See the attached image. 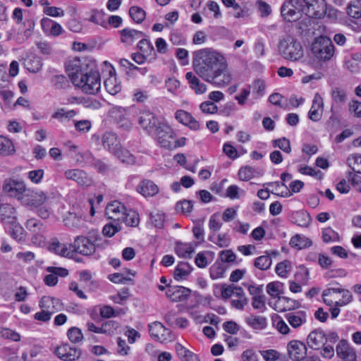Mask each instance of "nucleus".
<instances>
[{
	"label": "nucleus",
	"mask_w": 361,
	"mask_h": 361,
	"mask_svg": "<svg viewBox=\"0 0 361 361\" xmlns=\"http://www.w3.org/2000/svg\"><path fill=\"white\" fill-rule=\"evenodd\" d=\"M324 0H311L304 5V13L314 18H320L325 13Z\"/></svg>",
	"instance_id": "2eb2a0df"
},
{
	"label": "nucleus",
	"mask_w": 361,
	"mask_h": 361,
	"mask_svg": "<svg viewBox=\"0 0 361 361\" xmlns=\"http://www.w3.org/2000/svg\"><path fill=\"white\" fill-rule=\"evenodd\" d=\"M289 244L292 247H296L299 250H302L310 247L312 242L305 236L295 235L290 239Z\"/></svg>",
	"instance_id": "f704fd0d"
},
{
	"label": "nucleus",
	"mask_w": 361,
	"mask_h": 361,
	"mask_svg": "<svg viewBox=\"0 0 361 361\" xmlns=\"http://www.w3.org/2000/svg\"><path fill=\"white\" fill-rule=\"evenodd\" d=\"M51 82L53 86L58 90L65 89L68 86V81L66 78L62 75H56L51 78Z\"/></svg>",
	"instance_id": "4d7b16f0"
},
{
	"label": "nucleus",
	"mask_w": 361,
	"mask_h": 361,
	"mask_svg": "<svg viewBox=\"0 0 361 361\" xmlns=\"http://www.w3.org/2000/svg\"><path fill=\"white\" fill-rule=\"evenodd\" d=\"M286 319L292 327L297 329L306 322L307 314L304 311L290 312L286 314Z\"/></svg>",
	"instance_id": "c85d7f7f"
},
{
	"label": "nucleus",
	"mask_w": 361,
	"mask_h": 361,
	"mask_svg": "<svg viewBox=\"0 0 361 361\" xmlns=\"http://www.w3.org/2000/svg\"><path fill=\"white\" fill-rule=\"evenodd\" d=\"M39 307L42 309L47 310L52 315L62 310V303L57 298L44 296L39 302Z\"/></svg>",
	"instance_id": "b1692460"
},
{
	"label": "nucleus",
	"mask_w": 361,
	"mask_h": 361,
	"mask_svg": "<svg viewBox=\"0 0 361 361\" xmlns=\"http://www.w3.org/2000/svg\"><path fill=\"white\" fill-rule=\"evenodd\" d=\"M245 321L254 329H264L267 326V319L262 316L251 315Z\"/></svg>",
	"instance_id": "c9c22d12"
},
{
	"label": "nucleus",
	"mask_w": 361,
	"mask_h": 361,
	"mask_svg": "<svg viewBox=\"0 0 361 361\" xmlns=\"http://www.w3.org/2000/svg\"><path fill=\"white\" fill-rule=\"evenodd\" d=\"M245 191L235 185H230L226 190V196L230 199H238Z\"/></svg>",
	"instance_id": "0e129e2a"
},
{
	"label": "nucleus",
	"mask_w": 361,
	"mask_h": 361,
	"mask_svg": "<svg viewBox=\"0 0 361 361\" xmlns=\"http://www.w3.org/2000/svg\"><path fill=\"white\" fill-rule=\"evenodd\" d=\"M115 224H106L104 226L102 233L106 237H112L116 233L118 232L121 227L118 222H114Z\"/></svg>",
	"instance_id": "bf43d9fd"
},
{
	"label": "nucleus",
	"mask_w": 361,
	"mask_h": 361,
	"mask_svg": "<svg viewBox=\"0 0 361 361\" xmlns=\"http://www.w3.org/2000/svg\"><path fill=\"white\" fill-rule=\"evenodd\" d=\"M347 162L354 172L361 173V154L349 156Z\"/></svg>",
	"instance_id": "3c124183"
},
{
	"label": "nucleus",
	"mask_w": 361,
	"mask_h": 361,
	"mask_svg": "<svg viewBox=\"0 0 361 361\" xmlns=\"http://www.w3.org/2000/svg\"><path fill=\"white\" fill-rule=\"evenodd\" d=\"M118 327L119 324L117 322L114 320L106 321L102 324L101 334L112 336L115 334L116 331Z\"/></svg>",
	"instance_id": "c03bdc74"
},
{
	"label": "nucleus",
	"mask_w": 361,
	"mask_h": 361,
	"mask_svg": "<svg viewBox=\"0 0 361 361\" xmlns=\"http://www.w3.org/2000/svg\"><path fill=\"white\" fill-rule=\"evenodd\" d=\"M344 66L346 69L352 73L357 72L359 71V57L357 55L345 57Z\"/></svg>",
	"instance_id": "a18cd8bd"
},
{
	"label": "nucleus",
	"mask_w": 361,
	"mask_h": 361,
	"mask_svg": "<svg viewBox=\"0 0 361 361\" xmlns=\"http://www.w3.org/2000/svg\"><path fill=\"white\" fill-rule=\"evenodd\" d=\"M49 250L61 257H72L73 256V244L68 245L61 243L57 238H54L49 243Z\"/></svg>",
	"instance_id": "aec40b11"
},
{
	"label": "nucleus",
	"mask_w": 361,
	"mask_h": 361,
	"mask_svg": "<svg viewBox=\"0 0 361 361\" xmlns=\"http://www.w3.org/2000/svg\"><path fill=\"white\" fill-rule=\"evenodd\" d=\"M121 42L131 45L135 39L145 36L144 32L133 29L125 28L119 31Z\"/></svg>",
	"instance_id": "bb28decb"
},
{
	"label": "nucleus",
	"mask_w": 361,
	"mask_h": 361,
	"mask_svg": "<svg viewBox=\"0 0 361 361\" xmlns=\"http://www.w3.org/2000/svg\"><path fill=\"white\" fill-rule=\"evenodd\" d=\"M125 212L126 208L123 204L116 201L108 204L106 208V215L114 222L122 220Z\"/></svg>",
	"instance_id": "412c9836"
},
{
	"label": "nucleus",
	"mask_w": 361,
	"mask_h": 361,
	"mask_svg": "<svg viewBox=\"0 0 361 361\" xmlns=\"http://www.w3.org/2000/svg\"><path fill=\"white\" fill-rule=\"evenodd\" d=\"M223 329L228 334H235L240 330V326L233 321H228L223 324Z\"/></svg>",
	"instance_id": "774afa93"
},
{
	"label": "nucleus",
	"mask_w": 361,
	"mask_h": 361,
	"mask_svg": "<svg viewBox=\"0 0 361 361\" xmlns=\"http://www.w3.org/2000/svg\"><path fill=\"white\" fill-rule=\"evenodd\" d=\"M75 110L66 111L63 108L58 109L52 115L51 118L60 121L70 120L76 115Z\"/></svg>",
	"instance_id": "79ce46f5"
},
{
	"label": "nucleus",
	"mask_w": 361,
	"mask_h": 361,
	"mask_svg": "<svg viewBox=\"0 0 361 361\" xmlns=\"http://www.w3.org/2000/svg\"><path fill=\"white\" fill-rule=\"evenodd\" d=\"M267 255L258 257L254 262V266L260 270H267L270 268L272 260L269 254L266 252Z\"/></svg>",
	"instance_id": "ea45409f"
},
{
	"label": "nucleus",
	"mask_w": 361,
	"mask_h": 361,
	"mask_svg": "<svg viewBox=\"0 0 361 361\" xmlns=\"http://www.w3.org/2000/svg\"><path fill=\"white\" fill-rule=\"evenodd\" d=\"M176 254L181 257H190L195 248L191 243H177L175 247Z\"/></svg>",
	"instance_id": "72a5a7b5"
},
{
	"label": "nucleus",
	"mask_w": 361,
	"mask_h": 361,
	"mask_svg": "<svg viewBox=\"0 0 361 361\" xmlns=\"http://www.w3.org/2000/svg\"><path fill=\"white\" fill-rule=\"evenodd\" d=\"M279 52L286 60L298 61L304 56L301 43L293 36L287 35L279 41Z\"/></svg>",
	"instance_id": "7ed1b4c3"
},
{
	"label": "nucleus",
	"mask_w": 361,
	"mask_h": 361,
	"mask_svg": "<svg viewBox=\"0 0 361 361\" xmlns=\"http://www.w3.org/2000/svg\"><path fill=\"white\" fill-rule=\"evenodd\" d=\"M67 336L69 341L73 343H77L82 341L83 334L82 331L78 327H71L67 331Z\"/></svg>",
	"instance_id": "09e8293b"
},
{
	"label": "nucleus",
	"mask_w": 361,
	"mask_h": 361,
	"mask_svg": "<svg viewBox=\"0 0 361 361\" xmlns=\"http://www.w3.org/2000/svg\"><path fill=\"white\" fill-rule=\"evenodd\" d=\"M219 214L215 213L212 214L209 220V228L212 232H216L220 230L222 226V223L218 219Z\"/></svg>",
	"instance_id": "69168bd1"
},
{
	"label": "nucleus",
	"mask_w": 361,
	"mask_h": 361,
	"mask_svg": "<svg viewBox=\"0 0 361 361\" xmlns=\"http://www.w3.org/2000/svg\"><path fill=\"white\" fill-rule=\"evenodd\" d=\"M96 245L86 237L78 236L73 244V254L78 252L82 255H90L95 252Z\"/></svg>",
	"instance_id": "ddd939ff"
},
{
	"label": "nucleus",
	"mask_w": 361,
	"mask_h": 361,
	"mask_svg": "<svg viewBox=\"0 0 361 361\" xmlns=\"http://www.w3.org/2000/svg\"><path fill=\"white\" fill-rule=\"evenodd\" d=\"M101 141L104 148L112 154L117 153L121 148L120 140L114 132L107 131L104 133L101 137Z\"/></svg>",
	"instance_id": "f3484780"
},
{
	"label": "nucleus",
	"mask_w": 361,
	"mask_h": 361,
	"mask_svg": "<svg viewBox=\"0 0 361 361\" xmlns=\"http://www.w3.org/2000/svg\"><path fill=\"white\" fill-rule=\"evenodd\" d=\"M200 109L204 114H215L217 112V106L211 101L202 102L200 106Z\"/></svg>",
	"instance_id": "338daca9"
},
{
	"label": "nucleus",
	"mask_w": 361,
	"mask_h": 361,
	"mask_svg": "<svg viewBox=\"0 0 361 361\" xmlns=\"http://www.w3.org/2000/svg\"><path fill=\"white\" fill-rule=\"evenodd\" d=\"M118 159H119L122 162L131 164L134 162V158L133 155L129 152L128 150L123 148L121 146V148L118 150L117 153H114Z\"/></svg>",
	"instance_id": "6e6d98bb"
},
{
	"label": "nucleus",
	"mask_w": 361,
	"mask_h": 361,
	"mask_svg": "<svg viewBox=\"0 0 361 361\" xmlns=\"http://www.w3.org/2000/svg\"><path fill=\"white\" fill-rule=\"evenodd\" d=\"M273 145L275 147H279L286 153H290L291 151V147L290 141L286 137L277 139L273 140Z\"/></svg>",
	"instance_id": "680f3d73"
},
{
	"label": "nucleus",
	"mask_w": 361,
	"mask_h": 361,
	"mask_svg": "<svg viewBox=\"0 0 361 361\" xmlns=\"http://www.w3.org/2000/svg\"><path fill=\"white\" fill-rule=\"evenodd\" d=\"M255 174V169L250 166L242 167L238 171L240 180L247 181L251 179Z\"/></svg>",
	"instance_id": "052dcab7"
},
{
	"label": "nucleus",
	"mask_w": 361,
	"mask_h": 361,
	"mask_svg": "<svg viewBox=\"0 0 361 361\" xmlns=\"http://www.w3.org/2000/svg\"><path fill=\"white\" fill-rule=\"evenodd\" d=\"M281 13L286 20L295 21L304 13V4L300 0H287L281 8Z\"/></svg>",
	"instance_id": "423d86ee"
},
{
	"label": "nucleus",
	"mask_w": 361,
	"mask_h": 361,
	"mask_svg": "<svg viewBox=\"0 0 361 361\" xmlns=\"http://www.w3.org/2000/svg\"><path fill=\"white\" fill-rule=\"evenodd\" d=\"M105 13L102 11L94 10L92 11V15L89 19L90 22H92L97 25H99L104 27H106L107 23L104 19Z\"/></svg>",
	"instance_id": "8fccbe9b"
},
{
	"label": "nucleus",
	"mask_w": 361,
	"mask_h": 361,
	"mask_svg": "<svg viewBox=\"0 0 361 361\" xmlns=\"http://www.w3.org/2000/svg\"><path fill=\"white\" fill-rule=\"evenodd\" d=\"M152 135L155 137L161 147L168 149L173 147L172 140L174 139V133L166 123L161 122Z\"/></svg>",
	"instance_id": "0eeeda50"
},
{
	"label": "nucleus",
	"mask_w": 361,
	"mask_h": 361,
	"mask_svg": "<svg viewBox=\"0 0 361 361\" xmlns=\"http://www.w3.org/2000/svg\"><path fill=\"white\" fill-rule=\"evenodd\" d=\"M104 86L106 91L112 95L116 94L121 90V82L118 81L115 75H110V76L105 80Z\"/></svg>",
	"instance_id": "473e14b6"
},
{
	"label": "nucleus",
	"mask_w": 361,
	"mask_h": 361,
	"mask_svg": "<svg viewBox=\"0 0 361 361\" xmlns=\"http://www.w3.org/2000/svg\"><path fill=\"white\" fill-rule=\"evenodd\" d=\"M244 294V291L241 287L234 285H229L228 286L223 287L221 290V295L224 298H229L233 295H235L237 297L242 296Z\"/></svg>",
	"instance_id": "58836bf2"
},
{
	"label": "nucleus",
	"mask_w": 361,
	"mask_h": 361,
	"mask_svg": "<svg viewBox=\"0 0 361 361\" xmlns=\"http://www.w3.org/2000/svg\"><path fill=\"white\" fill-rule=\"evenodd\" d=\"M129 15L136 23H141L146 17V12L140 6H133L129 8Z\"/></svg>",
	"instance_id": "37998d69"
},
{
	"label": "nucleus",
	"mask_w": 361,
	"mask_h": 361,
	"mask_svg": "<svg viewBox=\"0 0 361 361\" xmlns=\"http://www.w3.org/2000/svg\"><path fill=\"white\" fill-rule=\"evenodd\" d=\"M323 99L319 94L314 95L312 105L308 113V117L312 121H318L321 119L323 112Z\"/></svg>",
	"instance_id": "5701e85b"
},
{
	"label": "nucleus",
	"mask_w": 361,
	"mask_h": 361,
	"mask_svg": "<svg viewBox=\"0 0 361 361\" xmlns=\"http://www.w3.org/2000/svg\"><path fill=\"white\" fill-rule=\"evenodd\" d=\"M16 152L15 147L11 140L0 135V154L4 157L13 155Z\"/></svg>",
	"instance_id": "2f4dec72"
},
{
	"label": "nucleus",
	"mask_w": 361,
	"mask_h": 361,
	"mask_svg": "<svg viewBox=\"0 0 361 361\" xmlns=\"http://www.w3.org/2000/svg\"><path fill=\"white\" fill-rule=\"evenodd\" d=\"M149 332L154 340L163 342L166 340L169 330L161 322H154L149 324Z\"/></svg>",
	"instance_id": "4be33fe9"
},
{
	"label": "nucleus",
	"mask_w": 361,
	"mask_h": 361,
	"mask_svg": "<svg viewBox=\"0 0 361 361\" xmlns=\"http://www.w3.org/2000/svg\"><path fill=\"white\" fill-rule=\"evenodd\" d=\"M137 191L145 197H152L159 192V188L152 180H144L137 185Z\"/></svg>",
	"instance_id": "a878e982"
},
{
	"label": "nucleus",
	"mask_w": 361,
	"mask_h": 361,
	"mask_svg": "<svg viewBox=\"0 0 361 361\" xmlns=\"http://www.w3.org/2000/svg\"><path fill=\"white\" fill-rule=\"evenodd\" d=\"M336 353L342 361H357L356 350L345 339L340 340L336 345Z\"/></svg>",
	"instance_id": "9b49d317"
},
{
	"label": "nucleus",
	"mask_w": 361,
	"mask_h": 361,
	"mask_svg": "<svg viewBox=\"0 0 361 361\" xmlns=\"http://www.w3.org/2000/svg\"><path fill=\"white\" fill-rule=\"evenodd\" d=\"M312 54L322 61H329L334 54V46L331 39L325 36L317 37L311 46Z\"/></svg>",
	"instance_id": "39448f33"
},
{
	"label": "nucleus",
	"mask_w": 361,
	"mask_h": 361,
	"mask_svg": "<svg viewBox=\"0 0 361 361\" xmlns=\"http://www.w3.org/2000/svg\"><path fill=\"white\" fill-rule=\"evenodd\" d=\"M161 122L156 115L149 110L140 111L137 114V123L149 134H152Z\"/></svg>",
	"instance_id": "1a4fd4ad"
},
{
	"label": "nucleus",
	"mask_w": 361,
	"mask_h": 361,
	"mask_svg": "<svg viewBox=\"0 0 361 361\" xmlns=\"http://www.w3.org/2000/svg\"><path fill=\"white\" fill-rule=\"evenodd\" d=\"M333 101L337 104H344L346 101V92L339 87H334L331 91Z\"/></svg>",
	"instance_id": "864d4df0"
},
{
	"label": "nucleus",
	"mask_w": 361,
	"mask_h": 361,
	"mask_svg": "<svg viewBox=\"0 0 361 361\" xmlns=\"http://www.w3.org/2000/svg\"><path fill=\"white\" fill-rule=\"evenodd\" d=\"M56 355L63 361H75L81 356V350L68 343H62L55 348Z\"/></svg>",
	"instance_id": "9d476101"
},
{
	"label": "nucleus",
	"mask_w": 361,
	"mask_h": 361,
	"mask_svg": "<svg viewBox=\"0 0 361 361\" xmlns=\"http://www.w3.org/2000/svg\"><path fill=\"white\" fill-rule=\"evenodd\" d=\"M282 287L283 284L280 282L269 283L267 286V293L274 298H278V305H279L283 301H286L288 303L290 301V300L286 297L280 296V294H281Z\"/></svg>",
	"instance_id": "c756f323"
},
{
	"label": "nucleus",
	"mask_w": 361,
	"mask_h": 361,
	"mask_svg": "<svg viewBox=\"0 0 361 361\" xmlns=\"http://www.w3.org/2000/svg\"><path fill=\"white\" fill-rule=\"evenodd\" d=\"M15 209L9 204L0 205V220L4 223H12L15 219Z\"/></svg>",
	"instance_id": "7c9ffc66"
},
{
	"label": "nucleus",
	"mask_w": 361,
	"mask_h": 361,
	"mask_svg": "<svg viewBox=\"0 0 361 361\" xmlns=\"http://www.w3.org/2000/svg\"><path fill=\"white\" fill-rule=\"evenodd\" d=\"M348 15L357 20H361V6H360V2L357 1V4L355 2L350 3L347 8Z\"/></svg>",
	"instance_id": "5fc2aeb1"
},
{
	"label": "nucleus",
	"mask_w": 361,
	"mask_h": 361,
	"mask_svg": "<svg viewBox=\"0 0 361 361\" xmlns=\"http://www.w3.org/2000/svg\"><path fill=\"white\" fill-rule=\"evenodd\" d=\"M191 290L183 286H169L166 291V297L172 302L186 300Z\"/></svg>",
	"instance_id": "a211bd4d"
},
{
	"label": "nucleus",
	"mask_w": 361,
	"mask_h": 361,
	"mask_svg": "<svg viewBox=\"0 0 361 361\" xmlns=\"http://www.w3.org/2000/svg\"><path fill=\"white\" fill-rule=\"evenodd\" d=\"M192 67L199 77L219 87L228 85L232 80L226 58L213 49L205 48L195 51Z\"/></svg>",
	"instance_id": "f257e3e1"
},
{
	"label": "nucleus",
	"mask_w": 361,
	"mask_h": 361,
	"mask_svg": "<svg viewBox=\"0 0 361 361\" xmlns=\"http://www.w3.org/2000/svg\"><path fill=\"white\" fill-rule=\"evenodd\" d=\"M266 85L264 80L258 79L253 83V94L256 95V98H259L264 94Z\"/></svg>",
	"instance_id": "e2e57ef3"
},
{
	"label": "nucleus",
	"mask_w": 361,
	"mask_h": 361,
	"mask_svg": "<svg viewBox=\"0 0 361 361\" xmlns=\"http://www.w3.org/2000/svg\"><path fill=\"white\" fill-rule=\"evenodd\" d=\"M137 47L139 49L147 56H151L153 59L156 57L154 48L149 39H141L139 42Z\"/></svg>",
	"instance_id": "4c0bfd02"
},
{
	"label": "nucleus",
	"mask_w": 361,
	"mask_h": 361,
	"mask_svg": "<svg viewBox=\"0 0 361 361\" xmlns=\"http://www.w3.org/2000/svg\"><path fill=\"white\" fill-rule=\"evenodd\" d=\"M191 272V267L187 262H180L174 270V278L176 280L183 279Z\"/></svg>",
	"instance_id": "e433bc0d"
},
{
	"label": "nucleus",
	"mask_w": 361,
	"mask_h": 361,
	"mask_svg": "<svg viewBox=\"0 0 361 361\" xmlns=\"http://www.w3.org/2000/svg\"><path fill=\"white\" fill-rule=\"evenodd\" d=\"M124 222L128 226L135 227L138 226L140 222L139 215L135 211H130L129 212H125L122 220L118 223Z\"/></svg>",
	"instance_id": "a19ab883"
},
{
	"label": "nucleus",
	"mask_w": 361,
	"mask_h": 361,
	"mask_svg": "<svg viewBox=\"0 0 361 361\" xmlns=\"http://www.w3.org/2000/svg\"><path fill=\"white\" fill-rule=\"evenodd\" d=\"M66 72L74 85L89 94H96L101 88V78L99 71L88 70L87 65L79 59L69 61L66 66Z\"/></svg>",
	"instance_id": "f03ea898"
},
{
	"label": "nucleus",
	"mask_w": 361,
	"mask_h": 361,
	"mask_svg": "<svg viewBox=\"0 0 361 361\" xmlns=\"http://www.w3.org/2000/svg\"><path fill=\"white\" fill-rule=\"evenodd\" d=\"M210 276L212 279L222 278L225 272V267L222 262H216L209 269Z\"/></svg>",
	"instance_id": "de8ad7c7"
},
{
	"label": "nucleus",
	"mask_w": 361,
	"mask_h": 361,
	"mask_svg": "<svg viewBox=\"0 0 361 361\" xmlns=\"http://www.w3.org/2000/svg\"><path fill=\"white\" fill-rule=\"evenodd\" d=\"M64 177L67 180L76 182L80 186L88 187L92 183V178L87 176L86 172L79 169L66 170Z\"/></svg>",
	"instance_id": "f8f14e48"
},
{
	"label": "nucleus",
	"mask_w": 361,
	"mask_h": 361,
	"mask_svg": "<svg viewBox=\"0 0 361 361\" xmlns=\"http://www.w3.org/2000/svg\"><path fill=\"white\" fill-rule=\"evenodd\" d=\"M290 262L284 260L276 265V272L281 277H286L287 274L290 271Z\"/></svg>",
	"instance_id": "13d9d810"
},
{
	"label": "nucleus",
	"mask_w": 361,
	"mask_h": 361,
	"mask_svg": "<svg viewBox=\"0 0 361 361\" xmlns=\"http://www.w3.org/2000/svg\"><path fill=\"white\" fill-rule=\"evenodd\" d=\"M323 301L329 306L334 304L337 307L345 306L353 300L351 293L341 288H328L322 293Z\"/></svg>",
	"instance_id": "20e7f679"
},
{
	"label": "nucleus",
	"mask_w": 361,
	"mask_h": 361,
	"mask_svg": "<svg viewBox=\"0 0 361 361\" xmlns=\"http://www.w3.org/2000/svg\"><path fill=\"white\" fill-rule=\"evenodd\" d=\"M290 358L293 361H301L307 355V347L304 343L297 340L290 341L287 345Z\"/></svg>",
	"instance_id": "4468645a"
},
{
	"label": "nucleus",
	"mask_w": 361,
	"mask_h": 361,
	"mask_svg": "<svg viewBox=\"0 0 361 361\" xmlns=\"http://www.w3.org/2000/svg\"><path fill=\"white\" fill-rule=\"evenodd\" d=\"M185 78L190 84V87L197 94H201L206 92L207 85L202 82L193 73L188 72L185 74Z\"/></svg>",
	"instance_id": "cd10ccee"
},
{
	"label": "nucleus",
	"mask_w": 361,
	"mask_h": 361,
	"mask_svg": "<svg viewBox=\"0 0 361 361\" xmlns=\"http://www.w3.org/2000/svg\"><path fill=\"white\" fill-rule=\"evenodd\" d=\"M47 200V196L43 191H32L27 189L23 204L37 207L44 204Z\"/></svg>",
	"instance_id": "dca6fc26"
},
{
	"label": "nucleus",
	"mask_w": 361,
	"mask_h": 361,
	"mask_svg": "<svg viewBox=\"0 0 361 361\" xmlns=\"http://www.w3.org/2000/svg\"><path fill=\"white\" fill-rule=\"evenodd\" d=\"M41 25L43 31L46 34L51 36H58L63 30L61 26L59 23L48 18H44L42 19Z\"/></svg>",
	"instance_id": "393cba45"
},
{
	"label": "nucleus",
	"mask_w": 361,
	"mask_h": 361,
	"mask_svg": "<svg viewBox=\"0 0 361 361\" xmlns=\"http://www.w3.org/2000/svg\"><path fill=\"white\" fill-rule=\"evenodd\" d=\"M326 343V334L321 329H315L311 331L307 338L308 346L313 350L321 349Z\"/></svg>",
	"instance_id": "6ab92c4d"
},
{
	"label": "nucleus",
	"mask_w": 361,
	"mask_h": 361,
	"mask_svg": "<svg viewBox=\"0 0 361 361\" xmlns=\"http://www.w3.org/2000/svg\"><path fill=\"white\" fill-rule=\"evenodd\" d=\"M26 228L33 233H43L44 231V226L43 224L35 219H30L25 224Z\"/></svg>",
	"instance_id": "49530a36"
},
{
	"label": "nucleus",
	"mask_w": 361,
	"mask_h": 361,
	"mask_svg": "<svg viewBox=\"0 0 361 361\" xmlns=\"http://www.w3.org/2000/svg\"><path fill=\"white\" fill-rule=\"evenodd\" d=\"M26 190L24 182L18 180L11 178L6 180L3 185V191L6 195L16 198L22 202Z\"/></svg>",
	"instance_id": "6e6552de"
},
{
	"label": "nucleus",
	"mask_w": 361,
	"mask_h": 361,
	"mask_svg": "<svg viewBox=\"0 0 361 361\" xmlns=\"http://www.w3.org/2000/svg\"><path fill=\"white\" fill-rule=\"evenodd\" d=\"M322 238L324 243L336 242L339 240L338 234L329 227L322 230Z\"/></svg>",
	"instance_id": "603ef678"
}]
</instances>
